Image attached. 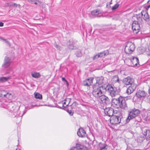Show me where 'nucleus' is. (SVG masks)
<instances>
[{
	"mask_svg": "<svg viewBox=\"0 0 150 150\" xmlns=\"http://www.w3.org/2000/svg\"><path fill=\"white\" fill-rule=\"evenodd\" d=\"M110 122L111 124L116 125L121 124V125H123L126 124V121L124 122L126 119L125 117H123L122 114L118 112L115 115H114L111 117L110 118Z\"/></svg>",
	"mask_w": 150,
	"mask_h": 150,
	"instance_id": "1",
	"label": "nucleus"
},
{
	"mask_svg": "<svg viewBox=\"0 0 150 150\" xmlns=\"http://www.w3.org/2000/svg\"><path fill=\"white\" fill-rule=\"evenodd\" d=\"M128 112V116L126 119L127 123L129 122L130 120L137 117L138 118V119L137 120H135V121H137V122L140 121L141 118L139 117L140 113V111L139 110L134 108L130 109Z\"/></svg>",
	"mask_w": 150,
	"mask_h": 150,
	"instance_id": "2",
	"label": "nucleus"
},
{
	"mask_svg": "<svg viewBox=\"0 0 150 150\" xmlns=\"http://www.w3.org/2000/svg\"><path fill=\"white\" fill-rule=\"evenodd\" d=\"M112 102L118 108L123 110H127L128 107L126 100L124 97L120 96L117 98H114L112 99Z\"/></svg>",
	"mask_w": 150,
	"mask_h": 150,
	"instance_id": "3",
	"label": "nucleus"
},
{
	"mask_svg": "<svg viewBox=\"0 0 150 150\" xmlns=\"http://www.w3.org/2000/svg\"><path fill=\"white\" fill-rule=\"evenodd\" d=\"M105 87L103 86H100L97 83H94L93 85L92 94L95 98H100L103 95L102 90H105Z\"/></svg>",
	"mask_w": 150,
	"mask_h": 150,
	"instance_id": "4",
	"label": "nucleus"
},
{
	"mask_svg": "<svg viewBox=\"0 0 150 150\" xmlns=\"http://www.w3.org/2000/svg\"><path fill=\"white\" fill-rule=\"evenodd\" d=\"M105 90L112 97H114L119 94L120 92L119 89L115 87L113 85L108 84L105 87Z\"/></svg>",
	"mask_w": 150,
	"mask_h": 150,
	"instance_id": "5",
	"label": "nucleus"
},
{
	"mask_svg": "<svg viewBox=\"0 0 150 150\" xmlns=\"http://www.w3.org/2000/svg\"><path fill=\"white\" fill-rule=\"evenodd\" d=\"M135 48L134 44L131 42H129L125 47V51L126 54H131L134 51Z\"/></svg>",
	"mask_w": 150,
	"mask_h": 150,
	"instance_id": "6",
	"label": "nucleus"
},
{
	"mask_svg": "<svg viewBox=\"0 0 150 150\" xmlns=\"http://www.w3.org/2000/svg\"><path fill=\"white\" fill-rule=\"evenodd\" d=\"M140 27L138 21H134L132 23V29L134 32L136 33H138L140 30Z\"/></svg>",
	"mask_w": 150,
	"mask_h": 150,
	"instance_id": "7",
	"label": "nucleus"
},
{
	"mask_svg": "<svg viewBox=\"0 0 150 150\" xmlns=\"http://www.w3.org/2000/svg\"><path fill=\"white\" fill-rule=\"evenodd\" d=\"M134 81V79L129 76L124 78L122 82L125 85H128L132 84Z\"/></svg>",
	"mask_w": 150,
	"mask_h": 150,
	"instance_id": "8",
	"label": "nucleus"
},
{
	"mask_svg": "<svg viewBox=\"0 0 150 150\" xmlns=\"http://www.w3.org/2000/svg\"><path fill=\"white\" fill-rule=\"evenodd\" d=\"M93 79L94 78L93 77H90L85 79L83 81V85L87 87L90 86L92 84Z\"/></svg>",
	"mask_w": 150,
	"mask_h": 150,
	"instance_id": "9",
	"label": "nucleus"
},
{
	"mask_svg": "<svg viewBox=\"0 0 150 150\" xmlns=\"http://www.w3.org/2000/svg\"><path fill=\"white\" fill-rule=\"evenodd\" d=\"M105 113L107 116L109 117H112L114 115V110L111 108H106L104 110Z\"/></svg>",
	"mask_w": 150,
	"mask_h": 150,
	"instance_id": "10",
	"label": "nucleus"
},
{
	"mask_svg": "<svg viewBox=\"0 0 150 150\" xmlns=\"http://www.w3.org/2000/svg\"><path fill=\"white\" fill-rule=\"evenodd\" d=\"M103 103H105L106 105L109 104L110 101L108 97L105 95H102L99 98Z\"/></svg>",
	"mask_w": 150,
	"mask_h": 150,
	"instance_id": "11",
	"label": "nucleus"
},
{
	"mask_svg": "<svg viewBox=\"0 0 150 150\" xmlns=\"http://www.w3.org/2000/svg\"><path fill=\"white\" fill-rule=\"evenodd\" d=\"M10 60V58L5 57L4 60V63L2 65V67L5 68H6L9 66L11 64Z\"/></svg>",
	"mask_w": 150,
	"mask_h": 150,
	"instance_id": "12",
	"label": "nucleus"
},
{
	"mask_svg": "<svg viewBox=\"0 0 150 150\" xmlns=\"http://www.w3.org/2000/svg\"><path fill=\"white\" fill-rule=\"evenodd\" d=\"M135 95L138 98H140L145 97L146 96V93L144 91L139 90L136 93Z\"/></svg>",
	"mask_w": 150,
	"mask_h": 150,
	"instance_id": "13",
	"label": "nucleus"
},
{
	"mask_svg": "<svg viewBox=\"0 0 150 150\" xmlns=\"http://www.w3.org/2000/svg\"><path fill=\"white\" fill-rule=\"evenodd\" d=\"M132 62L133 66L139 65L138 58L137 57L132 56L131 59H129Z\"/></svg>",
	"mask_w": 150,
	"mask_h": 150,
	"instance_id": "14",
	"label": "nucleus"
},
{
	"mask_svg": "<svg viewBox=\"0 0 150 150\" xmlns=\"http://www.w3.org/2000/svg\"><path fill=\"white\" fill-rule=\"evenodd\" d=\"M142 14V18L146 22L149 21V15L147 11H143L141 12Z\"/></svg>",
	"mask_w": 150,
	"mask_h": 150,
	"instance_id": "15",
	"label": "nucleus"
},
{
	"mask_svg": "<svg viewBox=\"0 0 150 150\" xmlns=\"http://www.w3.org/2000/svg\"><path fill=\"white\" fill-rule=\"evenodd\" d=\"M77 134L79 137H83L86 134L85 130L82 128H80L78 130Z\"/></svg>",
	"mask_w": 150,
	"mask_h": 150,
	"instance_id": "16",
	"label": "nucleus"
},
{
	"mask_svg": "<svg viewBox=\"0 0 150 150\" xmlns=\"http://www.w3.org/2000/svg\"><path fill=\"white\" fill-rule=\"evenodd\" d=\"M142 132L146 136V140L149 141L150 139V130L149 129H144L142 130Z\"/></svg>",
	"mask_w": 150,
	"mask_h": 150,
	"instance_id": "17",
	"label": "nucleus"
},
{
	"mask_svg": "<svg viewBox=\"0 0 150 150\" xmlns=\"http://www.w3.org/2000/svg\"><path fill=\"white\" fill-rule=\"evenodd\" d=\"M77 104L76 102H74L70 106H67L68 107L67 108V111H69L74 110L73 109H74L76 107Z\"/></svg>",
	"mask_w": 150,
	"mask_h": 150,
	"instance_id": "18",
	"label": "nucleus"
},
{
	"mask_svg": "<svg viewBox=\"0 0 150 150\" xmlns=\"http://www.w3.org/2000/svg\"><path fill=\"white\" fill-rule=\"evenodd\" d=\"M135 88L134 87V86H130L127 89L126 93L128 95H129L133 93L134 91Z\"/></svg>",
	"mask_w": 150,
	"mask_h": 150,
	"instance_id": "19",
	"label": "nucleus"
},
{
	"mask_svg": "<svg viewBox=\"0 0 150 150\" xmlns=\"http://www.w3.org/2000/svg\"><path fill=\"white\" fill-rule=\"evenodd\" d=\"M103 80L104 77L103 76L98 77L96 78V82L95 83H97L98 85L100 86V85L103 83Z\"/></svg>",
	"mask_w": 150,
	"mask_h": 150,
	"instance_id": "20",
	"label": "nucleus"
},
{
	"mask_svg": "<svg viewBox=\"0 0 150 150\" xmlns=\"http://www.w3.org/2000/svg\"><path fill=\"white\" fill-rule=\"evenodd\" d=\"M106 55L105 51H104L102 52H100L98 54H96L93 57V59H97L99 57H101L103 56H105Z\"/></svg>",
	"mask_w": 150,
	"mask_h": 150,
	"instance_id": "21",
	"label": "nucleus"
},
{
	"mask_svg": "<svg viewBox=\"0 0 150 150\" xmlns=\"http://www.w3.org/2000/svg\"><path fill=\"white\" fill-rule=\"evenodd\" d=\"M15 108V106L12 103H9L8 105V109L10 112H13Z\"/></svg>",
	"mask_w": 150,
	"mask_h": 150,
	"instance_id": "22",
	"label": "nucleus"
},
{
	"mask_svg": "<svg viewBox=\"0 0 150 150\" xmlns=\"http://www.w3.org/2000/svg\"><path fill=\"white\" fill-rule=\"evenodd\" d=\"M102 11L99 9H97L91 11V14L93 15H97L101 13Z\"/></svg>",
	"mask_w": 150,
	"mask_h": 150,
	"instance_id": "23",
	"label": "nucleus"
},
{
	"mask_svg": "<svg viewBox=\"0 0 150 150\" xmlns=\"http://www.w3.org/2000/svg\"><path fill=\"white\" fill-rule=\"evenodd\" d=\"M8 93L5 90L0 91V97H8Z\"/></svg>",
	"mask_w": 150,
	"mask_h": 150,
	"instance_id": "24",
	"label": "nucleus"
},
{
	"mask_svg": "<svg viewBox=\"0 0 150 150\" xmlns=\"http://www.w3.org/2000/svg\"><path fill=\"white\" fill-rule=\"evenodd\" d=\"M134 17L136 18L138 22L141 23L142 21V13H141V12L138 14L136 15V16H134Z\"/></svg>",
	"mask_w": 150,
	"mask_h": 150,
	"instance_id": "25",
	"label": "nucleus"
},
{
	"mask_svg": "<svg viewBox=\"0 0 150 150\" xmlns=\"http://www.w3.org/2000/svg\"><path fill=\"white\" fill-rule=\"evenodd\" d=\"M69 49H74V46L73 44H75V42L73 39L70 40H69Z\"/></svg>",
	"mask_w": 150,
	"mask_h": 150,
	"instance_id": "26",
	"label": "nucleus"
},
{
	"mask_svg": "<svg viewBox=\"0 0 150 150\" xmlns=\"http://www.w3.org/2000/svg\"><path fill=\"white\" fill-rule=\"evenodd\" d=\"M99 145L100 148V150H106L107 149V148H106V147H107V145L105 144H103L100 142L99 143Z\"/></svg>",
	"mask_w": 150,
	"mask_h": 150,
	"instance_id": "27",
	"label": "nucleus"
},
{
	"mask_svg": "<svg viewBox=\"0 0 150 150\" xmlns=\"http://www.w3.org/2000/svg\"><path fill=\"white\" fill-rule=\"evenodd\" d=\"M75 147L76 148V150H81L83 148V146L79 143L76 144Z\"/></svg>",
	"mask_w": 150,
	"mask_h": 150,
	"instance_id": "28",
	"label": "nucleus"
},
{
	"mask_svg": "<svg viewBox=\"0 0 150 150\" xmlns=\"http://www.w3.org/2000/svg\"><path fill=\"white\" fill-rule=\"evenodd\" d=\"M35 97L36 99H42V96L38 93H35Z\"/></svg>",
	"mask_w": 150,
	"mask_h": 150,
	"instance_id": "29",
	"label": "nucleus"
},
{
	"mask_svg": "<svg viewBox=\"0 0 150 150\" xmlns=\"http://www.w3.org/2000/svg\"><path fill=\"white\" fill-rule=\"evenodd\" d=\"M32 76L35 78H39L40 76V74L39 73L35 72L31 74Z\"/></svg>",
	"mask_w": 150,
	"mask_h": 150,
	"instance_id": "30",
	"label": "nucleus"
},
{
	"mask_svg": "<svg viewBox=\"0 0 150 150\" xmlns=\"http://www.w3.org/2000/svg\"><path fill=\"white\" fill-rule=\"evenodd\" d=\"M9 78L8 77H2L0 78V82H5L7 81Z\"/></svg>",
	"mask_w": 150,
	"mask_h": 150,
	"instance_id": "31",
	"label": "nucleus"
},
{
	"mask_svg": "<svg viewBox=\"0 0 150 150\" xmlns=\"http://www.w3.org/2000/svg\"><path fill=\"white\" fill-rule=\"evenodd\" d=\"M114 79H115L116 82L119 83L120 84H121L122 83V81L120 80L119 79L118 76H115L114 77Z\"/></svg>",
	"mask_w": 150,
	"mask_h": 150,
	"instance_id": "32",
	"label": "nucleus"
},
{
	"mask_svg": "<svg viewBox=\"0 0 150 150\" xmlns=\"http://www.w3.org/2000/svg\"><path fill=\"white\" fill-rule=\"evenodd\" d=\"M144 139L145 137H144L140 136L137 138V142H138L141 143L143 142Z\"/></svg>",
	"mask_w": 150,
	"mask_h": 150,
	"instance_id": "33",
	"label": "nucleus"
},
{
	"mask_svg": "<svg viewBox=\"0 0 150 150\" xmlns=\"http://www.w3.org/2000/svg\"><path fill=\"white\" fill-rule=\"evenodd\" d=\"M75 54L77 57H80L82 55L81 52L80 51H77L75 53Z\"/></svg>",
	"mask_w": 150,
	"mask_h": 150,
	"instance_id": "34",
	"label": "nucleus"
},
{
	"mask_svg": "<svg viewBox=\"0 0 150 150\" xmlns=\"http://www.w3.org/2000/svg\"><path fill=\"white\" fill-rule=\"evenodd\" d=\"M119 6V4H116L112 8V10H115Z\"/></svg>",
	"mask_w": 150,
	"mask_h": 150,
	"instance_id": "35",
	"label": "nucleus"
},
{
	"mask_svg": "<svg viewBox=\"0 0 150 150\" xmlns=\"http://www.w3.org/2000/svg\"><path fill=\"white\" fill-rule=\"evenodd\" d=\"M28 1L31 2L35 5L37 4V1H38L37 0H28Z\"/></svg>",
	"mask_w": 150,
	"mask_h": 150,
	"instance_id": "36",
	"label": "nucleus"
},
{
	"mask_svg": "<svg viewBox=\"0 0 150 150\" xmlns=\"http://www.w3.org/2000/svg\"><path fill=\"white\" fill-rule=\"evenodd\" d=\"M54 46L58 50H61V47L60 46L58 45L57 44L55 43L54 44Z\"/></svg>",
	"mask_w": 150,
	"mask_h": 150,
	"instance_id": "37",
	"label": "nucleus"
},
{
	"mask_svg": "<svg viewBox=\"0 0 150 150\" xmlns=\"http://www.w3.org/2000/svg\"><path fill=\"white\" fill-rule=\"evenodd\" d=\"M74 111V110H72L69 111H67L70 115L72 116L73 115Z\"/></svg>",
	"mask_w": 150,
	"mask_h": 150,
	"instance_id": "38",
	"label": "nucleus"
},
{
	"mask_svg": "<svg viewBox=\"0 0 150 150\" xmlns=\"http://www.w3.org/2000/svg\"><path fill=\"white\" fill-rule=\"evenodd\" d=\"M0 39L5 41L6 43L8 44H10L9 42L6 39L3 38L2 37H0Z\"/></svg>",
	"mask_w": 150,
	"mask_h": 150,
	"instance_id": "39",
	"label": "nucleus"
},
{
	"mask_svg": "<svg viewBox=\"0 0 150 150\" xmlns=\"http://www.w3.org/2000/svg\"><path fill=\"white\" fill-rule=\"evenodd\" d=\"M148 50L149 51H147V49H146L145 52L146 53V54L148 55H150V52L149 51V48H148Z\"/></svg>",
	"mask_w": 150,
	"mask_h": 150,
	"instance_id": "40",
	"label": "nucleus"
},
{
	"mask_svg": "<svg viewBox=\"0 0 150 150\" xmlns=\"http://www.w3.org/2000/svg\"><path fill=\"white\" fill-rule=\"evenodd\" d=\"M68 104L66 105V102H64V103H62V107H63L64 108H66V107L67 106H68Z\"/></svg>",
	"mask_w": 150,
	"mask_h": 150,
	"instance_id": "41",
	"label": "nucleus"
},
{
	"mask_svg": "<svg viewBox=\"0 0 150 150\" xmlns=\"http://www.w3.org/2000/svg\"><path fill=\"white\" fill-rule=\"evenodd\" d=\"M13 2H9L7 4L8 6H12Z\"/></svg>",
	"mask_w": 150,
	"mask_h": 150,
	"instance_id": "42",
	"label": "nucleus"
},
{
	"mask_svg": "<svg viewBox=\"0 0 150 150\" xmlns=\"http://www.w3.org/2000/svg\"><path fill=\"white\" fill-rule=\"evenodd\" d=\"M17 4L16 3H13V5L12 6L13 7H17Z\"/></svg>",
	"mask_w": 150,
	"mask_h": 150,
	"instance_id": "43",
	"label": "nucleus"
},
{
	"mask_svg": "<svg viewBox=\"0 0 150 150\" xmlns=\"http://www.w3.org/2000/svg\"><path fill=\"white\" fill-rule=\"evenodd\" d=\"M62 81H65V82L67 81V80L64 77H62Z\"/></svg>",
	"mask_w": 150,
	"mask_h": 150,
	"instance_id": "44",
	"label": "nucleus"
},
{
	"mask_svg": "<svg viewBox=\"0 0 150 150\" xmlns=\"http://www.w3.org/2000/svg\"><path fill=\"white\" fill-rule=\"evenodd\" d=\"M150 7V5H148L146 7V11H147L148 9Z\"/></svg>",
	"mask_w": 150,
	"mask_h": 150,
	"instance_id": "45",
	"label": "nucleus"
},
{
	"mask_svg": "<svg viewBox=\"0 0 150 150\" xmlns=\"http://www.w3.org/2000/svg\"><path fill=\"white\" fill-rule=\"evenodd\" d=\"M4 23L2 22H0V26L2 27L4 25Z\"/></svg>",
	"mask_w": 150,
	"mask_h": 150,
	"instance_id": "46",
	"label": "nucleus"
},
{
	"mask_svg": "<svg viewBox=\"0 0 150 150\" xmlns=\"http://www.w3.org/2000/svg\"><path fill=\"white\" fill-rule=\"evenodd\" d=\"M149 118L150 117H149L146 116V117L145 118V119H146V121H147V120H149Z\"/></svg>",
	"mask_w": 150,
	"mask_h": 150,
	"instance_id": "47",
	"label": "nucleus"
},
{
	"mask_svg": "<svg viewBox=\"0 0 150 150\" xmlns=\"http://www.w3.org/2000/svg\"><path fill=\"white\" fill-rule=\"evenodd\" d=\"M70 150H76V149L75 147H74L71 148V149H70Z\"/></svg>",
	"mask_w": 150,
	"mask_h": 150,
	"instance_id": "48",
	"label": "nucleus"
},
{
	"mask_svg": "<svg viewBox=\"0 0 150 150\" xmlns=\"http://www.w3.org/2000/svg\"><path fill=\"white\" fill-rule=\"evenodd\" d=\"M147 98L148 99V100L150 101V98H149V96H147Z\"/></svg>",
	"mask_w": 150,
	"mask_h": 150,
	"instance_id": "49",
	"label": "nucleus"
},
{
	"mask_svg": "<svg viewBox=\"0 0 150 150\" xmlns=\"http://www.w3.org/2000/svg\"><path fill=\"white\" fill-rule=\"evenodd\" d=\"M12 95H11V93H8V97H7V98H8L9 97V96H11Z\"/></svg>",
	"mask_w": 150,
	"mask_h": 150,
	"instance_id": "50",
	"label": "nucleus"
},
{
	"mask_svg": "<svg viewBox=\"0 0 150 150\" xmlns=\"http://www.w3.org/2000/svg\"><path fill=\"white\" fill-rule=\"evenodd\" d=\"M106 7L108 8H109L110 7V5L108 6V4H107L106 5Z\"/></svg>",
	"mask_w": 150,
	"mask_h": 150,
	"instance_id": "51",
	"label": "nucleus"
},
{
	"mask_svg": "<svg viewBox=\"0 0 150 150\" xmlns=\"http://www.w3.org/2000/svg\"><path fill=\"white\" fill-rule=\"evenodd\" d=\"M66 85L67 86H69V83L67 81L66 82Z\"/></svg>",
	"mask_w": 150,
	"mask_h": 150,
	"instance_id": "52",
	"label": "nucleus"
},
{
	"mask_svg": "<svg viewBox=\"0 0 150 150\" xmlns=\"http://www.w3.org/2000/svg\"><path fill=\"white\" fill-rule=\"evenodd\" d=\"M148 91H149V93H150V87H149V88L148 89Z\"/></svg>",
	"mask_w": 150,
	"mask_h": 150,
	"instance_id": "53",
	"label": "nucleus"
},
{
	"mask_svg": "<svg viewBox=\"0 0 150 150\" xmlns=\"http://www.w3.org/2000/svg\"><path fill=\"white\" fill-rule=\"evenodd\" d=\"M141 48H139V50H140Z\"/></svg>",
	"mask_w": 150,
	"mask_h": 150,
	"instance_id": "54",
	"label": "nucleus"
},
{
	"mask_svg": "<svg viewBox=\"0 0 150 150\" xmlns=\"http://www.w3.org/2000/svg\"><path fill=\"white\" fill-rule=\"evenodd\" d=\"M99 6H100V5H98V6H97V7H99Z\"/></svg>",
	"mask_w": 150,
	"mask_h": 150,
	"instance_id": "55",
	"label": "nucleus"
},
{
	"mask_svg": "<svg viewBox=\"0 0 150 150\" xmlns=\"http://www.w3.org/2000/svg\"><path fill=\"white\" fill-rule=\"evenodd\" d=\"M112 4V3H111V2L110 3V4Z\"/></svg>",
	"mask_w": 150,
	"mask_h": 150,
	"instance_id": "56",
	"label": "nucleus"
},
{
	"mask_svg": "<svg viewBox=\"0 0 150 150\" xmlns=\"http://www.w3.org/2000/svg\"><path fill=\"white\" fill-rule=\"evenodd\" d=\"M59 108H62L61 107H59Z\"/></svg>",
	"mask_w": 150,
	"mask_h": 150,
	"instance_id": "57",
	"label": "nucleus"
},
{
	"mask_svg": "<svg viewBox=\"0 0 150 150\" xmlns=\"http://www.w3.org/2000/svg\"><path fill=\"white\" fill-rule=\"evenodd\" d=\"M149 1V0L148 1V2Z\"/></svg>",
	"mask_w": 150,
	"mask_h": 150,
	"instance_id": "58",
	"label": "nucleus"
},
{
	"mask_svg": "<svg viewBox=\"0 0 150 150\" xmlns=\"http://www.w3.org/2000/svg\"><path fill=\"white\" fill-rule=\"evenodd\" d=\"M15 149L16 150H17V149Z\"/></svg>",
	"mask_w": 150,
	"mask_h": 150,
	"instance_id": "59",
	"label": "nucleus"
}]
</instances>
